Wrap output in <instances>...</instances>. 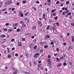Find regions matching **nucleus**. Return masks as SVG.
<instances>
[{
	"label": "nucleus",
	"instance_id": "nucleus-1",
	"mask_svg": "<svg viewBox=\"0 0 74 74\" xmlns=\"http://www.w3.org/2000/svg\"><path fill=\"white\" fill-rule=\"evenodd\" d=\"M38 56H40V54L38 53V52H37L34 56V58H37Z\"/></svg>",
	"mask_w": 74,
	"mask_h": 74
},
{
	"label": "nucleus",
	"instance_id": "nucleus-2",
	"mask_svg": "<svg viewBox=\"0 0 74 74\" xmlns=\"http://www.w3.org/2000/svg\"><path fill=\"white\" fill-rule=\"evenodd\" d=\"M7 2L6 3L8 5H10L11 4V3L12 2V1L10 0H8L7 1Z\"/></svg>",
	"mask_w": 74,
	"mask_h": 74
},
{
	"label": "nucleus",
	"instance_id": "nucleus-3",
	"mask_svg": "<svg viewBox=\"0 0 74 74\" xmlns=\"http://www.w3.org/2000/svg\"><path fill=\"white\" fill-rule=\"evenodd\" d=\"M38 24L39 26H42V22H41V21H38Z\"/></svg>",
	"mask_w": 74,
	"mask_h": 74
},
{
	"label": "nucleus",
	"instance_id": "nucleus-4",
	"mask_svg": "<svg viewBox=\"0 0 74 74\" xmlns=\"http://www.w3.org/2000/svg\"><path fill=\"white\" fill-rule=\"evenodd\" d=\"M42 18L43 19H44L46 17V14H42Z\"/></svg>",
	"mask_w": 74,
	"mask_h": 74
},
{
	"label": "nucleus",
	"instance_id": "nucleus-5",
	"mask_svg": "<svg viewBox=\"0 0 74 74\" xmlns=\"http://www.w3.org/2000/svg\"><path fill=\"white\" fill-rule=\"evenodd\" d=\"M73 48V45H71L68 48V49H67V51H70V49H72V48Z\"/></svg>",
	"mask_w": 74,
	"mask_h": 74
},
{
	"label": "nucleus",
	"instance_id": "nucleus-6",
	"mask_svg": "<svg viewBox=\"0 0 74 74\" xmlns=\"http://www.w3.org/2000/svg\"><path fill=\"white\" fill-rule=\"evenodd\" d=\"M62 66V63H60L58 64H57V67H60V66Z\"/></svg>",
	"mask_w": 74,
	"mask_h": 74
},
{
	"label": "nucleus",
	"instance_id": "nucleus-7",
	"mask_svg": "<svg viewBox=\"0 0 74 74\" xmlns=\"http://www.w3.org/2000/svg\"><path fill=\"white\" fill-rule=\"evenodd\" d=\"M48 63V66H49V67H52V64H51V62H50Z\"/></svg>",
	"mask_w": 74,
	"mask_h": 74
},
{
	"label": "nucleus",
	"instance_id": "nucleus-8",
	"mask_svg": "<svg viewBox=\"0 0 74 74\" xmlns=\"http://www.w3.org/2000/svg\"><path fill=\"white\" fill-rule=\"evenodd\" d=\"M18 16L20 17H21V16H22V17H23V14L21 13V14H18Z\"/></svg>",
	"mask_w": 74,
	"mask_h": 74
},
{
	"label": "nucleus",
	"instance_id": "nucleus-9",
	"mask_svg": "<svg viewBox=\"0 0 74 74\" xmlns=\"http://www.w3.org/2000/svg\"><path fill=\"white\" fill-rule=\"evenodd\" d=\"M30 34H25V36L27 37H30L31 36Z\"/></svg>",
	"mask_w": 74,
	"mask_h": 74
},
{
	"label": "nucleus",
	"instance_id": "nucleus-10",
	"mask_svg": "<svg viewBox=\"0 0 74 74\" xmlns=\"http://www.w3.org/2000/svg\"><path fill=\"white\" fill-rule=\"evenodd\" d=\"M39 44L40 46H42V45H44V42H40Z\"/></svg>",
	"mask_w": 74,
	"mask_h": 74
},
{
	"label": "nucleus",
	"instance_id": "nucleus-11",
	"mask_svg": "<svg viewBox=\"0 0 74 74\" xmlns=\"http://www.w3.org/2000/svg\"><path fill=\"white\" fill-rule=\"evenodd\" d=\"M5 41V39H3L1 40V41L0 42L1 43H3L4 41Z\"/></svg>",
	"mask_w": 74,
	"mask_h": 74
},
{
	"label": "nucleus",
	"instance_id": "nucleus-12",
	"mask_svg": "<svg viewBox=\"0 0 74 74\" xmlns=\"http://www.w3.org/2000/svg\"><path fill=\"white\" fill-rule=\"evenodd\" d=\"M32 29L33 30H36V26H33L32 27Z\"/></svg>",
	"mask_w": 74,
	"mask_h": 74
},
{
	"label": "nucleus",
	"instance_id": "nucleus-13",
	"mask_svg": "<svg viewBox=\"0 0 74 74\" xmlns=\"http://www.w3.org/2000/svg\"><path fill=\"white\" fill-rule=\"evenodd\" d=\"M71 40L72 42H74V36H73L71 37Z\"/></svg>",
	"mask_w": 74,
	"mask_h": 74
},
{
	"label": "nucleus",
	"instance_id": "nucleus-14",
	"mask_svg": "<svg viewBox=\"0 0 74 74\" xmlns=\"http://www.w3.org/2000/svg\"><path fill=\"white\" fill-rule=\"evenodd\" d=\"M1 37H2V38H4V37H5V35H1Z\"/></svg>",
	"mask_w": 74,
	"mask_h": 74
},
{
	"label": "nucleus",
	"instance_id": "nucleus-15",
	"mask_svg": "<svg viewBox=\"0 0 74 74\" xmlns=\"http://www.w3.org/2000/svg\"><path fill=\"white\" fill-rule=\"evenodd\" d=\"M47 62H48V63H51V61L50 60V59H47Z\"/></svg>",
	"mask_w": 74,
	"mask_h": 74
},
{
	"label": "nucleus",
	"instance_id": "nucleus-16",
	"mask_svg": "<svg viewBox=\"0 0 74 74\" xmlns=\"http://www.w3.org/2000/svg\"><path fill=\"white\" fill-rule=\"evenodd\" d=\"M32 8L33 9H34V11H37V8L35 7H33Z\"/></svg>",
	"mask_w": 74,
	"mask_h": 74
},
{
	"label": "nucleus",
	"instance_id": "nucleus-17",
	"mask_svg": "<svg viewBox=\"0 0 74 74\" xmlns=\"http://www.w3.org/2000/svg\"><path fill=\"white\" fill-rule=\"evenodd\" d=\"M22 41H25V40H26V38H22Z\"/></svg>",
	"mask_w": 74,
	"mask_h": 74
},
{
	"label": "nucleus",
	"instance_id": "nucleus-18",
	"mask_svg": "<svg viewBox=\"0 0 74 74\" xmlns=\"http://www.w3.org/2000/svg\"><path fill=\"white\" fill-rule=\"evenodd\" d=\"M51 28H52V29H53V31H55V27L54 26L52 27Z\"/></svg>",
	"mask_w": 74,
	"mask_h": 74
},
{
	"label": "nucleus",
	"instance_id": "nucleus-19",
	"mask_svg": "<svg viewBox=\"0 0 74 74\" xmlns=\"http://www.w3.org/2000/svg\"><path fill=\"white\" fill-rule=\"evenodd\" d=\"M53 25V26H54V27H55L56 26H57V25H56V23H54Z\"/></svg>",
	"mask_w": 74,
	"mask_h": 74
},
{
	"label": "nucleus",
	"instance_id": "nucleus-20",
	"mask_svg": "<svg viewBox=\"0 0 74 74\" xmlns=\"http://www.w3.org/2000/svg\"><path fill=\"white\" fill-rule=\"evenodd\" d=\"M30 47L31 48H33V44L31 43L30 45Z\"/></svg>",
	"mask_w": 74,
	"mask_h": 74
},
{
	"label": "nucleus",
	"instance_id": "nucleus-21",
	"mask_svg": "<svg viewBox=\"0 0 74 74\" xmlns=\"http://www.w3.org/2000/svg\"><path fill=\"white\" fill-rule=\"evenodd\" d=\"M48 47V45H45L44 47V48L47 49Z\"/></svg>",
	"mask_w": 74,
	"mask_h": 74
},
{
	"label": "nucleus",
	"instance_id": "nucleus-22",
	"mask_svg": "<svg viewBox=\"0 0 74 74\" xmlns=\"http://www.w3.org/2000/svg\"><path fill=\"white\" fill-rule=\"evenodd\" d=\"M17 73H18V71H14L13 72V74H17Z\"/></svg>",
	"mask_w": 74,
	"mask_h": 74
},
{
	"label": "nucleus",
	"instance_id": "nucleus-23",
	"mask_svg": "<svg viewBox=\"0 0 74 74\" xmlns=\"http://www.w3.org/2000/svg\"><path fill=\"white\" fill-rule=\"evenodd\" d=\"M69 65L71 66L72 65V63L70 61H69Z\"/></svg>",
	"mask_w": 74,
	"mask_h": 74
},
{
	"label": "nucleus",
	"instance_id": "nucleus-24",
	"mask_svg": "<svg viewBox=\"0 0 74 74\" xmlns=\"http://www.w3.org/2000/svg\"><path fill=\"white\" fill-rule=\"evenodd\" d=\"M18 45L19 47H21V42H18Z\"/></svg>",
	"mask_w": 74,
	"mask_h": 74
},
{
	"label": "nucleus",
	"instance_id": "nucleus-25",
	"mask_svg": "<svg viewBox=\"0 0 74 74\" xmlns=\"http://www.w3.org/2000/svg\"><path fill=\"white\" fill-rule=\"evenodd\" d=\"M47 10L48 11V12H49V11H50V8H47Z\"/></svg>",
	"mask_w": 74,
	"mask_h": 74
},
{
	"label": "nucleus",
	"instance_id": "nucleus-26",
	"mask_svg": "<svg viewBox=\"0 0 74 74\" xmlns=\"http://www.w3.org/2000/svg\"><path fill=\"white\" fill-rule=\"evenodd\" d=\"M16 32H20V29H19V28H18L16 29Z\"/></svg>",
	"mask_w": 74,
	"mask_h": 74
},
{
	"label": "nucleus",
	"instance_id": "nucleus-27",
	"mask_svg": "<svg viewBox=\"0 0 74 74\" xmlns=\"http://www.w3.org/2000/svg\"><path fill=\"white\" fill-rule=\"evenodd\" d=\"M23 28H21L20 29V31L21 32H23Z\"/></svg>",
	"mask_w": 74,
	"mask_h": 74
},
{
	"label": "nucleus",
	"instance_id": "nucleus-28",
	"mask_svg": "<svg viewBox=\"0 0 74 74\" xmlns=\"http://www.w3.org/2000/svg\"><path fill=\"white\" fill-rule=\"evenodd\" d=\"M39 31L40 32V33H42V29H39Z\"/></svg>",
	"mask_w": 74,
	"mask_h": 74
},
{
	"label": "nucleus",
	"instance_id": "nucleus-29",
	"mask_svg": "<svg viewBox=\"0 0 74 74\" xmlns=\"http://www.w3.org/2000/svg\"><path fill=\"white\" fill-rule=\"evenodd\" d=\"M49 27H50V25H49L47 27L46 29L47 30H48L49 29Z\"/></svg>",
	"mask_w": 74,
	"mask_h": 74
},
{
	"label": "nucleus",
	"instance_id": "nucleus-30",
	"mask_svg": "<svg viewBox=\"0 0 74 74\" xmlns=\"http://www.w3.org/2000/svg\"><path fill=\"white\" fill-rule=\"evenodd\" d=\"M67 15H71V12H69L67 13Z\"/></svg>",
	"mask_w": 74,
	"mask_h": 74
},
{
	"label": "nucleus",
	"instance_id": "nucleus-31",
	"mask_svg": "<svg viewBox=\"0 0 74 74\" xmlns=\"http://www.w3.org/2000/svg\"><path fill=\"white\" fill-rule=\"evenodd\" d=\"M23 4H25V3H26V0L23 1Z\"/></svg>",
	"mask_w": 74,
	"mask_h": 74
},
{
	"label": "nucleus",
	"instance_id": "nucleus-32",
	"mask_svg": "<svg viewBox=\"0 0 74 74\" xmlns=\"http://www.w3.org/2000/svg\"><path fill=\"white\" fill-rule=\"evenodd\" d=\"M58 18V16H56L54 18V19H55V20H57Z\"/></svg>",
	"mask_w": 74,
	"mask_h": 74
},
{
	"label": "nucleus",
	"instance_id": "nucleus-33",
	"mask_svg": "<svg viewBox=\"0 0 74 74\" xmlns=\"http://www.w3.org/2000/svg\"><path fill=\"white\" fill-rule=\"evenodd\" d=\"M56 59L58 62H59L60 61V59L58 58H56Z\"/></svg>",
	"mask_w": 74,
	"mask_h": 74
},
{
	"label": "nucleus",
	"instance_id": "nucleus-34",
	"mask_svg": "<svg viewBox=\"0 0 74 74\" xmlns=\"http://www.w3.org/2000/svg\"><path fill=\"white\" fill-rule=\"evenodd\" d=\"M53 42H52V41L51 42L50 44H51V45H53V44H54V43Z\"/></svg>",
	"mask_w": 74,
	"mask_h": 74
},
{
	"label": "nucleus",
	"instance_id": "nucleus-35",
	"mask_svg": "<svg viewBox=\"0 0 74 74\" xmlns=\"http://www.w3.org/2000/svg\"><path fill=\"white\" fill-rule=\"evenodd\" d=\"M53 16H56V13H54L53 14Z\"/></svg>",
	"mask_w": 74,
	"mask_h": 74
},
{
	"label": "nucleus",
	"instance_id": "nucleus-36",
	"mask_svg": "<svg viewBox=\"0 0 74 74\" xmlns=\"http://www.w3.org/2000/svg\"><path fill=\"white\" fill-rule=\"evenodd\" d=\"M20 23L21 24H23V23H24V22L23 21H21L20 22Z\"/></svg>",
	"mask_w": 74,
	"mask_h": 74
},
{
	"label": "nucleus",
	"instance_id": "nucleus-37",
	"mask_svg": "<svg viewBox=\"0 0 74 74\" xmlns=\"http://www.w3.org/2000/svg\"><path fill=\"white\" fill-rule=\"evenodd\" d=\"M22 26H23V27H25V26H26V25H25V23H23L22 24Z\"/></svg>",
	"mask_w": 74,
	"mask_h": 74
},
{
	"label": "nucleus",
	"instance_id": "nucleus-38",
	"mask_svg": "<svg viewBox=\"0 0 74 74\" xmlns=\"http://www.w3.org/2000/svg\"><path fill=\"white\" fill-rule=\"evenodd\" d=\"M24 73H25V74H30L29 72H27V71H25L23 72Z\"/></svg>",
	"mask_w": 74,
	"mask_h": 74
},
{
	"label": "nucleus",
	"instance_id": "nucleus-39",
	"mask_svg": "<svg viewBox=\"0 0 74 74\" xmlns=\"http://www.w3.org/2000/svg\"><path fill=\"white\" fill-rule=\"evenodd\" d=\"M69 3H70V2H69V1H67L66 2V4H69Z\"/></svg>",
	"mask_w": 74,
	"mask_h": 74
},
{
	"label": "nucleus",
	"instance_id": "nucleus-40",
	"mask_svg": "<svg viewBox=\"0 0 74 74\" xmlns=\"http://www.w3.org/2000/svg\"><path fill=\"white\" fill-rule=\"evenodd\" d=\"M3 29L4 32H6V31H7V28H5V29L4 28Z\"/></svg>",
	"mask_w": 74,
	"mask_h": 74
},
{
	"label": "nucleus",
	"instance_id": "nucleus-41",
	"mask_svg": "<svg viewBox=\"0 0 74 74\" xmlns=\"http://www.w3.org/2000/svg\"><path fill=\"white\" fill-rule=\"evenodd\" d=\"M55 11H56V10H52L51 11L52 13H53Z\"/></svg>",
	"mask_w": 74,
	"mask_h": 74
},
{
	"label": "nucleus",
	"instance_id": "nucleus-42",
	"mask_svg": "<svg viewBox=\"0 0 74 74\" xmlns=\"http://www.w3.org/2000/svg\"><path fill=\"white\" fill-rule=\"evenodd\" d=\"M26 56H27V57H28L29 56V54L27 53H26Z\"/></svg>",
	"mask_w": 74,
	"mask_h": 74
},
{
	"label": "nucleus",
	"instance_id": "nucleus-43",
	"mask_svg": "<svg viewBox=\"0 0 74 74\" xmlns=\"http://www.w3.org/2000/svg\"><path fill=\"white\" fill-rule=\"evenodd\" d=\"M63 64L64 66H66V65H67V63L66 62H64Z\"/></svg>",
	"mask_w": 74,
	"mask_h": 74
},
{
	"label": "nucleus",
	"instance_id": "nucleus-44",
	"mask_svg": "<svg viewBox=\"0 0 74 74\" xmlns=\"http://www.w3.org/2000/svg\"><path fill=\"white\" fill-rule=\"evenodd\" d=\"M51 18H53V14H51Z\"/></svg>",
	"mask_w": 74,
	"mask_h": 74
},
{
	"label": "nucleus",
	"instance_id": "nucleus-45",
	"mask_svg": "<svg viewBox=\"0 0 74 74\" xmlns=\"http://www.w3.org/2000/svg\"><path fill=\"white\" fill-rule=\"evenodd\" d=\"M46 37H47V38H50V36H49V35H46Z\"/></svg>",
	"mask_w": 74,
	"mask_h": 74
},
{
	"label": "nucleus",
	"instance_id": "nucleus-46",
	"mask_svg": "<svg viewBox=\"0 0 74 74\" xmlns=\"http://www.w3.org/2000/svg\"><path fill=\"white\" fill-rule=\"evenodd\" d=\"M5 25H6L7 26H8L9 25V23H7L5 24Z\"/></svg>",
	"mask_w": 74,
	"mask_h": 74
},
{
	"label": "nucleus",
	"instance_id": "nucleus-47",
	"mask_svg": "<svg viewBox=\"0 0 74 74\" xmlns=\"http://www.w3.org/2000/svg\"><path fill=\"white\" fill-rule=\"evenodd\" d=\"M62 15H64L65 14V12H62Z\"/></svg>",
	"mask_w": 74,
	"mask_h": 74
},
{
	"label": "nucleus",
	"instance_id": "nucleus-48",
	"mask_svg": "<svg viewBox=\"0 0 74 74\" xmlns=\"http://www.w3.org/2000/svg\"><path fill=\"white\" fill-rule=\"evenodd\" d=\"M59 3H60V2L58 1H57L56 2V4H59Z\"/></svg>",
	"mask_w": 74,
	"mask_h": 74
},
{
	"label": "nucleus",
	"instance_id": "nucleus-49",
	"mask_svg": "<svg viewBox=\"0 0 74 74\" xmlns=\"http://www.w3.org/2000/svg\"><path fill=\"white\" fill-rule=\"evenodd\" d=\"M7 10V8H5L4 9H3V11H6Z\"/></svg>",
	"mask_w": 74,
	"mask_h": 74
},
{
	"label": "nucleus",
	"instance_id": "nucleus-50",
	"mask_svg": "<svg viewBox=\"0 0 74 74\" xmlns=\"http://www.w3.org/2000/svg\"><path fill=\"white\" fill-rule=\"evenodd\" d=\"M8 31H9V32L10 33V32H12V30H11V29H9Z\"/></svg>",
	"mask_w": 74,
	"mask_h": 74
},
{
	"label": "nucleus",
	"instance_id": "nucleus-51",
	"mask_svg": "<svg viewBox=\"0 0 74 74\" xmlns=\"http://www.w3.org/2000/svg\"><path fill=\"white\" fill-rule=\"evenodd\" d=\"M47 4L48 5V6H49V5H51V2H48Z\"/></svg>",
	"mask_w": 74,
	"mask_h": 74
},
{
	"label": "nucleus",
	"instance_id": "nucleus-52",
	"mask_svg": "<svg viewBox=\"0 0 74 74\" xmlns=\"http://www.w3.org/2000/svg\"><path fill=\"white\" fill-rule=\"evenodd\" d=\"M56 50L57 51V52H59V48H57Z\"/></svg>",
	"mask_w": 74,
	"mask_h": 74
},
{
	"label": "nucleus",
	"instance_id": "nucleus-53",
	"mask_svg": "<svg viewBox=\"0 0 74 74\" xmlns=\"http://www.w3.org/2000/svg\"><path fill=\"white\" fill-rule=\"evenodd\" d=\"M18 23H16L15 24V26H18Z\"/></svg>",
	"mask_w": 74,
	"mask_h": 74
},
{
	"label": "nucleus",
	"instance_id": "nucleus-54",
	"mask_svg": "<svg viewBox=\"0 0 74 74\" xmlns=\"http://www.w3.org/2000/svg\"><path fill=\"white\" fill-rule=\"evenodd\" d=\"M56 25H57V26H59V23H56Z\"/></svg>",
	"mask_w": 74,
	"mask_h": 74
},
{
	"label": "nucleus",
	"instance_id": "nucleus-55",
	"mask_svg": "<svg viewBox=\"0 0 74 74\" xmlns=\"http://www.w3.org/2000/svg\"><path fill=\"white\" fill-rule=\"evenodd\" d=\"M24 19L25 21H29V20H27V19H28L27 18H25Z\"/></svg>",
	"mask_w": 74,
	"mask_h": 74
},
{
	"label": "nucleus",
	"instance_id": "nucleus-56",
	"mask_svg": "<svg viewBox=\"0 0 74 74\" xmlns=\"http://www.w3.org/2000/svg\"><path fill=\"white\" fill-rule=\"evenodd\" d=\"M37 48V46H36V45H35L34 47V49H36Z\"/></svg>",
	"mask_w": 74,
	"mask_h": 74
},
{
	"label": "nucleus",
	"instance_id": "nucleus-57",
	"mask_svg": "<svg viewBox=\"0 0 74 74\" xmlns=\"http://www.w3.org/2000/svg\"><path fill=\"white\" fill-rule=\"evenodd\" d=\"M28 15V12H27V13H26L25 14V16H26V15Z\"/></svg>",
	"mask_w": 74,
	"mask_h": 74
},
{
	"label": "nucleus",
	"instance_id": "nucleus-58",
	"mask_svg": "<svg viewBox=\"0 0 74 74\" xmlns=\"http://www.w3.org/2000/svg\"><path fill=\"white\" fill-rule=\"evenodd\" d=\"M36 4H39L40 3V2L38 1H37L36 2Z\"/></svg>",
	"mask_w": 74,
	"mask_h": 74
},
{
	"label": "nucleus",
	"instance_id": "nucleus-59",
	"mask_svg": "<svg viewBox=\"0 0 74 74\" xmlns=\"http://www.w3.org/2000/svg\"><path fill=\"white\" fill-rule=\"evenodd\" d=\"M15 10V8H13L12 9V11H14V10Z\"/></svg>",
	"mask_w": 74,
	"mask_h": 74
},
{
	"label": "nucleus",
	"instance_id": "nucleus-60",
	"mask_svg": "<svg viewBox=\"0 0 74 74\" xmlns=\"http://www.w3.org/2000/svg\"><path fill=\"white\" fill-rule=\"evenodd\" d=\"M15 41V39H14V38L11 40V41Z\"/></svg>",
	"mask_w": 74,
	"mask_h": 74
},
{
	"label": "nucleus",
	"instance_id": "nucleus-61",
	"mask_svg": "<svg viewBox=\"0 0 74 74\" xmlns=\"http://www.w3.org/2000/svg\"><path fill=\"white\" fill-rule=\"evenodd\" d=\"M15 56H17V57L18 56V53H16L15 54Z\"/></svg>",
	"mask_w": 74,
	"mask_h": 74
},
{
	"label": "nucleus",
	"instance_id": "nucleus-62",
	"mask_svg": "<svg viewBox=\"0 0 74 74\" xmlns=\"http://www.w3.org/2000/svg\"><path fill=\"white\" fill-rule=\"evenodd\" d=\"M69 18L70 19H72L73 18V17H72V16H70Z\"/></svg>",
	"mask_w": 74,
	"mask_h": 74
},
{
	"label": "nucleus",
	"instance_id": "nucleus-63",
	"mask_svg": "<svg viewBox=\"0 0 74 74\" xmlns=\"http://www.w3.org/2000/svg\"><path fill=\"white\" fill-rule=\"evenodd\" d=\"M2 47H3V48H5V47H6V46H5V45H2Z\"/></svg>",
	"mask_w": 74,
	"mask_h": 74
},
{
	"label": "nucleus",
	"instance_id": "nucleus-64",
	"mask_svg": "<svg viewBox=\"0 0 74 74\" xmlns=\"http://www.w3.org/2000/svg\"><path fill=\"white\" fill-rule=\"evenodd\" d=\"M8 58H11V56L10 55H8Z\"/></svg>",
	"mask_w": 74,
	"mask_h": 74
}]
</instances>
